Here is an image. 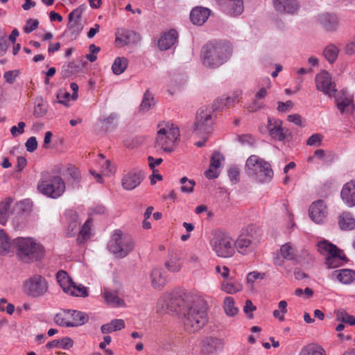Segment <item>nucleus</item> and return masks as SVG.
I'll list each match as a JSON object with an SVG mask.
<instances>
[{"mask_svg": "<svg viewBox=\"0 0 355 355\" xmlns=\"http://www.w3.org/2000/svg\"><path fill=\"white\" fill-rule=\"evenodd\" d=\"M56 279L65 293L76 297L88 296L87 288L81 284H76L66 271L59 270L56 274Z\"/></svg>", "mask_w": 355, "mask_h": 355, "instance_id": "12", "label": "nucleus"}, {"mask_svg": "<svg viewBox=\"0 0 355 355\" xmlns=\"http://www.w3.org/2000/svg\"><path fill=\"white\" fill-rule=\"evenodd\" d=\"M90 220H87L84 225L81 227L80 230L78 232H80V236H82L83 239H86L89 238V234H90Z\"/></svg>", "mask_w": 355, "mask_h": 355, "instance_id": "62", "label": "nucleus"}, {"mask_svg": "<svg viewBox=\"0 0 355 355\" xmlns=\"http://www.w3.org/2000/svg\"><path fill=\"white\" fill-rule=\"evenodd\" d=\"M227 106H230V98H226L225 96H223L216 98L209 109L214 113V112L223 110L225 107Z\"/></svg>", "mask_w": 355, "mask_h": 355, "instance_id": "45", "label": "nucleus"}, {"mask_svg": "<svg viewBox=\"0 0 355 355\" xmlns=\"http://www.w3.org/2000/svg\"><path fill=\"white\" fill-rule=\"evenodd\" d=\"M224 159V156L220 153L214 151L211 157V166L214 167V168H218Z\"/></svg>", "mask_w": 355, "mask_h": 355, "instance_id": "48", "label": "nucleus"}, {"mask_svg": "<svg viewBox=\"0 0 355 355\" xmlns=\"http://www.w3.org/2000/svg\"><path fill=\"white\" fill-rule=\"evenodd\" d=\"M299 355H326V351L316 343H310L302 347Z\"/></svg>", "mask_w": 355, "mask_h": 355, "instance_id": "36", "label": "nucleus"}, {"mask_svg": "<svg viewBox=\"0 0 355 355\" xmlns=\"http://www.w3.org/2000/svg\"><path fill=\"white\" fill-rule=\"evenodd\" d=\"M107 248L116 257L121 259L125 257L133 250L135 243L130 236L124 234L121 230H116L112 234Z\"/></svg>", "mask_w": 355, "mask_h": 355, "instance_id": "7", "label": "nucleus"}, {"mask_svg": "<svg viewBox=\"0 0 355 355\" xmlns=\"http://www.w3.org/2000/svg\"><path fill=\"white\" fill-rule=\"evenodd\" d=\"M317 20L328 31H335L338 25V17L334 14L321 13L318 15Z\"/></svg>", "mask_w": 355, "mask_h": 355, "instance_id": "26", "label": "nucleus"}, {"mask_svg": "<svg viewBox=\"0 0 355 355\" xmlns=\"http://www.w3.org/2000/svg\"><path fill=\"white\" fill-rule=\"evenodd\" d=\"M167 309L182 315L184 329L195 332L207 322V307L202 300H193L191 297H173L167 304Z\"/></svg>", "mask_w": 355, "mask_h": 355, "instance_id": "1", "label": "nucleus"}, {"mask_svg": "<svg viewBox=\"0 0 355 355\" xmlns=\"http://www.w3.org/2000/svg\"><path fill=\"white\" fill-rule=\"evenodd\" d=\"M169 259L165 262V266L171 272H179L182 266L180 255L174 251L169 252Z\"/></svg>", "mask_w": 355, "mask_h": 355, "instance_id": "30", "label": "nucleus"}, {"mask_svg": "<svg viewBox=\"0 0 355 355\" xmlns=\"http://www.w3.org/2000/svg\"><path fill=\"white\" fill-rule=\"evenodd\" d=\"M280 252L284 259L295 262L300 261V256L295 245L290 242L282 245Z\"/></svg>", "mask_w": 355, "mask_h": 355, "instance_id": "28", "label": "nucleus"}, {"mask_svg": "<svg viewBox=\"0 0 355 355\" xmlns=\"http://www.w3.org/2000/svg\"><path fill=\"white\" fill-rule=\"evenodd\" d=\"M103 297L109 305L121 306L124 304L123 300L118 296L115 291L105 289L103 292Z\"/></svg>", "mask_w": 355, "mask_h": 355, "instance_id": "37", "label": "nucleus"}, {"mask_svg": "<svg viewBox=\"0 0 355 355\" xmlns=\"http://www.w3.org/2000/svg\"><path fill=\"white\" fill-rule=\"evenodd\" d=\"M13 200L11 198H6L3 201L0 202V223L5 225L8 219L11 205Z\"/></svg>", "mask_w": 355, "mask_h": 355, "instance_id": "35", "label": "nucleus"}, {"mask_svg": "<svg viewBox=\"0 0 355 355\" xmlns=\"http://www.w3.org/2000/svg\"><path fill=\"white\" fill-rule=\"evenodd\" d=\"M336 101L337 107L341 113L347 111L349 107H352V110L354 108L352 97L347 96L345 92H343L341 96H337Z\"/></svg>", "mask_w": 355, "mask_h": 355, "instance_id": "33", "label": "nucleus"}, {"mask_svg": "<svg viewBox=\"0 0 355 355\" xmlns=\"http://www.w3.org/2000/svg\"><path fill=\"white\" fill-rule=\"evenodd\" d=\"M128 64V60L125 57L116 58L112 66V70L115 75H120L125 71Z\"/></svg>", "mask_w": 355, "mask_h": 355, "instance_id": "40", "label": "nucleus"}, {"mask_svg": "<svg viewBox=\"0 0 355 355\" xmlns=\"http://www.w3.org/2000/svg\"><path fill=\"white\" fill-rule=\"evenodd\" d=\"M18 209L23 211H28L32 207V202L29 199H25L17 203Z\"/></svg>", "mask_w": 355, "mask_h": 355, "instance_id": "59", "label": "nucleus"}, {"mask_svg": "<svg viewBox=\"0 0 355 355\" xmlns=\"http://www.w3.org/2000/svg\"><path fill=\"white\" fill-rule=\"evenodd\" d=\"M245 172L249 177L259 183L269 182L273 178L270 164L254 155L247 159Z\"/></svg>", "mask_w": 355, "mask_h": 355, "instance_id": "3", "label": "nucleus"}, {"mask_svg": "<svg viewBox=\"0 0 355 355\" xmlns=\"http://www.w3.org/2000/svg\"><path fill=\"white\" fill-rule=\"evenodd\" d=\"M218 2L220 9L230 16L236 17L243 12V0H218Z\"/></svg>", "mask_w": 355, "mask_h": 355, "instance_id": "18", "label": "nucleus"}, {"mask_svg": "<svg viewBox=\"0 0 355 355\" xmlns=\"http://www.w3.org/2000/svg\"><path fill=\"white\" fill-rule=\"evenodd\" d=\"M338 225L342 230H352L355 228V219L349 212H343L338 220Z\"/></svg>", "mask_w": 355, "mask_h": 355, "instance_id": "31", "label": "nucleus"}, {"mask_svg": "<svg viewBox=\"0 0 355 355\" xmlns=\"http://www.w3.org/2000/svg\"><path fill=\"white\" fill-rule=\"evenodd\" d=\"M26 124L24 122H19L17 126H12L10 128V132L13 137H17L24 132Z\"/></svg>", "mask_w": 355, "mask_h": 355, "instance_id": "58", "label": "nucleus"}, {"mask_svg": "<svg viewBox=\"0 0 355 355\" xmlns=\"http://www.w3.org/2000/svg\"><path fill=\"white\" fill-rule=\"evenodd\" d=\"M178 32L174 29L164 32L158 40V48L161 51L168 50L178 42Z\"/></svg>", "mask_w": 355, "mask_h": 355, "instance_id": "23", "label": "nucleus"}, {"mask_svg": "<svg viewBox=\"0 0 355 355\" xmlns=\"http://www.w3.org/2000/svg\"><path fill=\"white\" fill-rule=\"evenodd\" d=\"M152 286L155 289H160L167 283L166 276L161 268H154L150 273Z\"/></svg>", "mask_w": 355, "mask_h": 355, "instance_id": "29", "label": "nucleus"}, {"mask_svg": "<svg viewBox=\"0 0 355 355\" xmlns=\"http://www.w3.org/2000/svg\"><path fill=\"white\" fill-rule=\"evenodd\" d=\"M222 340L214 337H207L201 341V352L204 355H209L222 350Z\"/></svg>", "mask_w": 355, "mask_h": 355, "instance_id": "20", "label": "nucleus"}, {"mask_svg": "<svg viewBox=\"0 0 355 355\" xmlns=\"http://www.w3.org/2000/svg\"><path fill=\"white\" fill-rule=\"evenodd\" d=\"M66 184L59 175H50L48 173L42 174L37 183V190L42 195L53 199H57L65 191Z\"/></svg>", "mask_w": 355, "mask_h": 355, "instance_id": "6", "label": "nucleus"}, {"mask_svg": "<svg viewBox=\"0 0 355 355\" xmlns=\"http://www.w3.org/2000/svg\"><path fill=\"white\" fill-rule=\"evenodd\" d=\"M315 85L317 89L324 94L332 97L335 95L337 89L334 83L331 80L330 74L327 71H322L315 76Z\"/></svg>", "mask_w": 355, "mask_h": 355, "instance_id": "16", "label": "nucleus"}, {"mask_svg": "<svg viewBox=\"0 0 355 355\" xmlns=\"http://www.w3.org/2000/svg\"><path fill=\"white\" fill-rule=\"evenodd\" d=\"M228 176L230 180L236 183L239 181V171L237 168L232 167L228 170Z\"/></svg>", "mask_w": 355, "mask_h": 355, "instance_id": "63", "label": "nucleus"}, {"mask_svg": "<svg viewBox=\"0 0 355 355\" xmlns=\"http://www.w3.org/2000/svg\"><path fill=\"white\" fill-rule=\"evenodd\" d=\"M265 277V273H261L257 271L250 272L247 277V282L248 284H253L257 279H263Z\"/></svg>", "mask_w": 355, "mask_h": 355, "instance_id": "56", "label": "nucleus"}, {"mask_svg": "<svg viewBox=\"0 0 355 355\" xmlns=\"http://www.w3.org/2000/svg\"><path fill=\"white\" fill-rule=\"evenodd\" d=\"M18 258L25 262L37 261L44 255V248L31 238L18 237L14 240Z\"/></svg>", "mask_w": 355, "mask_h": 355, "instance_id": "4", "label": "nucleus"}, {"mask_svg": "<svg viewBox=\"0 0 355 355\" xmlns=\"http://www.w3.org/2000/svg\"><path fill=\"white\" fill-rule=\"evenodd\" d=\"M26 150L32 153L35 151L37 148V141L35 137H31L28 139L25 144Z\"/></svg>", "mask_w": 355, "mask_h": 355, "instance_id": "57", "label": "nucleus"}, {"mask_svg": "<svg viewBox=\"0 0 355 355\" xmlns=\"http://www.w3.org/2000/svg\"><path fill=\"white\" fill-rule=\"evenodd\" d=\"M322 139V135L320 134H313L306 141V144L311 146H320Z\"/></svg>", "mask_w": 355, "mask_h": 355, "instance_id": "53", "label": "nucleus"}, {"mask_svg": "<svg viewBox=\"0 0 355 355\" xmlns=\"http://www.w3.org/2000/svg\"><path fill=\"white\" fill-rule=\"evenodd\" d=\"M341 198L348 207L355 205V181L346 183L341 191Z\"/></svg>", "mask_w": 355, "mask_h": 355, "instance_id": "27", "label": "nucleus"}, {"mask_svg": "<svg viewBox=\"0 0 355 355\" xmlns=\"http://www.w3.org/2000/svg\"><path fill=\"white\" fill-rule=\"evenodd\" d=\"M252 227L242 230L234 241L235 249L239 254L246 255L252 252L257 248V239L253 234Z\"/></svg>", "mask_w": 355, "mask_h": 355, "instance_id": "14", "label": "nucleus"}, {"mask_svg": "<svg viewBox=\"0 0 355 355\" xmlns=\"http://www.w3.org/2000/svg\"><path fill=\"white\" fill-rule=\"evenodd\" d=\"M86 8L87 6L85 4H82L74 9L68 15L69 21L67 24V28L71 37L73 39H76L83 28L80 22V17Z\"/></svg>", "mask_w": 355, "mask_h": 355, "instance_id": "15", "label": "nucleus"}, {"mask_svg": "<svg viewBox=\"0 0 355 355\" xmlns=\"http://www.w3.org/2000/svg\"><path fill=\"white\" fill-rule=\"evenodd\" d=\"M318 250L321 254L327 255L325 263L329 268H335L343 265L346 257L335 245L327 241H322L318 244Z\"/></svg>", "mask_w": 355, "mask_h": 355, "instance_id": "9", "label": "nucleus"}, {"mask_svg": "<svg viewBox=\"0 0 355 355\" xmlns=\"http://www.w3.org/2000/svg\"><path fill=\"white\" fill-rule=\"evenodd\" d=\"M46 105L41 101L35 106L33 114L37 118L42 117L46 113Z\"/></svg>", "mask_w": 355, "mask_h": 355, "instance_id": "51", "label": "nucleus"}, {"mask_svg": "<svg viewBox=\"0 0 355 355\" xmlns=\"http://www.w3.org/2000/svg\"><path fill=\"white\" fill-rule=\"evenodd\" d=\"M158 128L155 148L166 153L173 151L180 137L179 128L168 122L159 124Z\"/></svg>", "mask_w": 355, "mask_h": 355, "instance_id": "5", "label": "nucleus"}, {"mask_svg": "<svg viewBox=\"0 0 355 355\" xmlns=\"http://www.w3.org/2000/svg\"><path fill=\"white\" fill-rule=\"evenodd\" d=\"M224 310L229 316H234L238 313V309L234 306V299L227 297L224 300Z\"/></svg>", "mask_w": 355, "mask_h": 355, "instance_id": "44", "label": "nucleus"}, {"mask_svg": "<svg viewBox=\"0 0 355 355\" xmlns=\"http://www.w3.org/2000/svg\"><path fill=\"white\" fill-rule=\"evenodd\" d=\"M14 241L12 243L6 232L0 229V254L5 255L12 250Z\"/></svg>", "mask_w": 355, "mask_h": 355, "instance_id": "38", "label": "nucleus"}, {"mask_svg": "<svg viewBox=\"0 0 355 355\" xmlns=\"http://www.w3.org/2000/svg\"><path fill=\"white\" fill-rule=\"evenodd\" d=\"M117 118L118 116L116 113H112L108 117L103 120L102 123L105 125L106 130H109L115 127Z\"/></svg>", "mask_w": 355, "mask_h": 355, "instance_id": "47", "label": "nucleus"}, {"mask_svg": "<svg viewBox=\"0 0 355 355\" xmlns=\"http://www.w3.org/2000/svg\"><path fill=\"white\" fill-rule=\"evenodd\" d=\"M234 241L225 232H218L211 241V245L217 256L223 258L232 257L235 253Z\"/></svg>", "mask_w": 355, "mask_h": 355, "instance_id": "8", "label": "nucleus"}, {"mask_svg": "<svg viewBox=\"0 0 355 355\" xmlns=\"http://www.w3.org/2000/svg\"><path fill=\"white\" fill-rule=\"evenodd\" d=\"M275 9L284 14H295L299 9L296 0H272Z\"/></svg>", "mask_w": 355, "mask_h": 355, "instance_id": "22", "label": "nucleus"}, {"mask_svg": "<svg viewBox=\"0 0 355 355\" xmlns=\"http://www.w3.org/2000/svg\"><path fill=\"white\" fill-rule=\"evenodd\" d=\"M67 175L70 176L74 182H78L80 178V171L76 166L69 165L67 168Z\"/></svg>", "mask_w": 355, "mask_h": 355, "instance_id": "49", "label": "nucleus"}, {"mask_svg": "<svg viewBox=\"0 0 355 355\" xmlns=\"http://www.w3.org/2000/svg\"><path fill=\"white\" fill-rule=\"evenodd\" d=\"M89 320L87 313L76 310H64L58 313L55 318V322L62 327H78L85 324Z\"/></svg>", "mask_w": 355, "mask_h": 355, "instance_id": "10", "label": "nucleus"}, {"mask_svg": "<svg viewBox=\"0 0 355 355\" xmlns=\"http://www.w3.org/2000/svg\"><path fill=\"white\" fill-rule=\"evenodd\" d=\"M334 275L339 282L345 284H349L355 280V271L350 269H342L335 270Z\"/></svg>", "mask_w": 355, "mask_h": 355, "instance_id": "32", "label": "nucleus"}, {"mask_svg": "<svg viewBox=\"0 0 355 355\" xmlns=\"http://www.w3.org/2000/svg\"><path fill=\"white\" fill-rule=\"evenodd\" d=\"M78 68L73 62H69L67 66L63 67L62 74L64 77L70 76Z\"/></svg>", "mask_w": 355, "mask_h": 355, "instance_id": "55", "label": "nucleus"}, {"mask_svg": "<svg viewBox=\"0 0 355 355\" xmlns=\"http://www.w3.org/2000/svg\"><path fill=\"white\" fill-rule=\"evenodd\" d=\"M140 41V35L132 31L123 30L116 33V45L123 46L130 44H135Z\"/></svg>", "mask_w": 355, "mask_h": 355, "instance_id": "21", "label": "nucleus"}, {"mask_svg": "<svg viewBox=\"0 0 355 355\" xmlns=\"http://www.w3.org/2000/svg\"><path fill=\"white\" fill-rule=\"evenodd\" d=\"M211 10L204 7H196L191 10L190 19L191 22L198 26L204 24L208 19Z\"/></svg>", "mask_w": 355, "mask_h": 355, "instance_id": "25", "label": "nucleus"}, {"mask_svg": "<svg viewBox=\"0 0 355 355\" xmlns=\"http://www.w3.org/2000/svg\"><path fill=\"white\" fill-rule=\"evenodd\" d=\"M282 121L277 119L268 118L267 129L270 136L278 141H284L289 135L290 132L288 129L282 127Z\"/></svg>", "mask_w": 355, "mask_h": 355, "instance_id": "17", "label": "nucleus"}, {"mask_svg": "<svg viewBox=\"0 0 355 355\" xmlns=\"http://www.w3.org/2000/svg\"><path fill=\"white\" fill-rule=\"evenodd\" d=\"M336 320L343 322L347 323L350 325L355 324V317L348 314V313L343 310H338L336 312Z\"/></svg>", "mask_w": 355, "mask_h": 355, "instance_id": "43", "label": "nucleus"}, {"mask_svg": "<svg viewBox=\"0 0 355 355\" xmlns=\"http://www.w3.org/2000/svg\"><path fill=\"white\" fill-rule=\"evenodd\" d=\"M232 53V46L228 41L211 40L202 47L200 60L203 66L214 69L227 62Z\"/></svg>", "mask_w": 355, "mask_h": 355, "instance_id": "2", "label": "nucleus"}, {"mask_svg": "<svg viewBox=\"0 0 355 355\" xmlns=\"http://www.w3.org/2000/svg\"><path fill=\"white\" fill-rule=\"evenodd\" d=\"M213 113L209 107H202L197 112L193 132L198 136H207L212 131Z\"/></svg>", "mask_w": 355, "mask_h": 355, "instance_id": "11", "label": "nucleus"}, {"mask_svg": "<svg viewBox=\"0 0 355 355\" xmlns=\"http://www.w3.org/2000/svg\"><path fill=\"white\" fill-rule=\"evenodd\" d=\"M221 289L229 294H235L243 289V285L237 281H224L221 285Z\"/></svg>", "mask_w": 355, "mask_h": 355, "instance_id": "39", "label": "nucleus"}, {"mask_svg": "<svg viewBox=\"0 0 355 355\" xmlns=\"http://www.w3.org/2000/svg\"><path fill=\"white\" fill-rule=\"evenodd\" d=\"M38 25L39 21L37 19H29L26 21V24L24 31L26 33H31L38 27Z\"/></svg>", "mask_w": 355, "mask_h": 355, "instance_id": "54", "label": "nucleus"}, {"mask_svg": "<svg viewBox=\"0 0 355 355\" xmlns=\"http://www.w3.org/2000/svg\"><path fill=\"white\" fill-rule=\"evenodd\" d=\"M49 285L46 279L35 275L24 282L23 291L29 297L37 298L43 296L47 291Z\"/></svg>", "mask_w": 355, "mask_h": 355, "instance_id": "13", "label": "nucleus"}, {"mask_svg": "<svg viewBox=\"0 0 355 355\" xmlns=\"http://www.w3.org/2000/svg\"><path fill=\"white\" fill-rule=\"evenodd\" d=\"M125 327V322L121 319H114L109 323L103 324L101 327V332L104 334H110L121 330Z\"/></svg>", "mask_w": 355, "mask_h": 355, "instance_id": "34", "label": "nucleus"}, {"mask_svg": "<svg viewBox=\"0 0 355 355\" xmlns=\"http://www.w3.org/2000/svg\"><path fill=\"white\" fill-rule=\"evenodd\" d=\"M19 70L8 71L4 73L3 78L6 83L8 84H12L15 83L16 78L19 76Z\"/></svg>", "mask_w": 355, "mask_h": 355, "instance_id": "52", "label": "nucleus"}, {"mask_svg": "<svg viewBox=\"0 0 355 355\" xmlns=\"http://www.w3.org/2000/svg\"><path fill=\"white\" fill-rule=\"evenodd\" d=\"M57 98L58 99V103L67 105V99L69 98H71V95L67 92H64L62 90H60L58 92Z\"/></svg>", "mask_w": 355, "mask_h": 355, "instance_id": "60", "label": "nucleus"}, {"mask_svg": "<svg viewBox=\"0 0 355 355\" xmlns=\"http://www.w3.org/2000/svg\"><path fill=\"white\" fill-rule=\"evenodd\" d=\"M237 139L242 144L252 145L254 142V138L248 134L238 135Z\"/></svg>", "mask_w": 355, "mask_h": 355, "instance_id": "61", "label": "nucleus"}, {"mask_svg": "<svg viewBox=\"0 0 355 355\" xmlns=\"http://www.w3.org/2000/svg\"><path fill=\"white\" fill-rule=\"evenodd\" d=\"M60 348L69 349L73 346V340L69 337H65L61 340H59Z\"/></svg>", "mask_w": 355, "mask_h": 355, "instance_id": "64", "label": "nucleus"}, {"mask_svg": "<svg viewBox=\"0 0 355 355\" xmlns=\"http://www.w3.org/2000/svg\"><path fill=\"white\" fill-rule=\"evenodd\" d=\"M338 54V49L333 45H328L323 51L324 58L330 62L333 63L337 58Z\"/></svg>", "mask_w": 355, "mask_h": 355, "instance_id": "42", "label": "nucleus"}, {"mask_svg": "<svg viewBox=\"0 0 355 355\" xmlns=\"http://www.w3.org/2000/svg\"><path fill=\"white\" fill-rule=\"evenodd\" d=\"M257 309V307L253 305L251 300H248L245 302V304L243 306V312L247 315L249 319L253 318L252 312Z\"/></svg>", "mask_w": 355, "mask_h": 355, "instance_id": "50", "label": "nucleus"}, {"mask_svg": "<svg viewBox=\"0 0 355 355\" xmlns=\"http://www.w3.org/2000/svg\"><path fill=\"white\" fill-rule=\"evenodd\" d=\"M143 176L141 172L130 171L123 176L121 183L125 190H132L141 184Z\"/></svg>", "mask_w": 355, "mask_h": 355, "instance_id": "24", "label": "nucleus"}, {"mask_svg": "<svg viewBox=\"0 0 355 355\" xmlns=\"http://www.w3.org/2000/svg\"><path fill=\"white\" fill-rule=\"evenodd\" d=\"M155 105V101L153 94L147 90L140 105L139 109L142 112H148L153 106Z\"/></svg>", "mask_w": 355, "mask_h": 355, "instance_id": "41", "label": "nucleus"}, {"mask_svg": "<svg viewBox=\"0 0 355 355\" xmlns=\"http://www.w3.org/2000/svg\"><path fill=\"white\" fill-rule=\"evenodd\" d=\"M327 215V207L324 201L319 200L312 203L309 208V216L315 223H324Z\"/></svg>", "mask_w": 355, "mask_h": 355, "instance_id": "19", "label": "nucleus"}, {"mask_svg": "<svg viewBox=\"0 0 355 355\" xmlns=\"http://www.w3.org/2000/svg\"><path fill=\"white\" fill-rule=\"evenodd\" d=\"M180 182L182 184L180 190L182 193H191L193 192L196 184L193 180H189L187 177H183L180 180Z\"/></svg>", "mask_w": 355, "mask_h": 355, "instance_id": "46", "label": "nucleus"}]
</instances>
